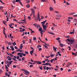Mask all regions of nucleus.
<instances>
[{
    "mask_svg": "<svg viewBox=\"0 0 77 77\" xmlns=\"http://www.w3.org/2000/svg\"><path fill=\"white\" fill-rule=\"evenodd\" d=\"M20 70L21 71H24L23 73L25 74V75H29V73H30V72L27 71V70L26 69H20Z\"/></svg>",
    "mask_w": 77,
    "mask_h": 77,
    "instance_id": "nucleus-1",
    "label": "nucleus"
},
{
    "mask_svg": "<svg viewBox=\"0 0 77 77\" xmlns=\"http://www.w3.org/2000/svg\"><path fill=\"white\" fill-rule=\"evenodd\" d=\"M22 21H23L24 22H18V23H19V24H21V23H22V24H23V23H24L25 24H26V20L25 19L23 20H21Z\"/></svg>",
    "mask_w": 77,
    "mask_h": 77,
    "instance_id": "nucleus-2",
    "label": "nucleus"
},
{
    "mask_svg": "<svg viewBox=\"0 0 77 77\" xmlns=\"http://www.w3.org/2000/svg\"><path fill=\"white\" fill-rule=\"evenodd\" d=\"M75 42V41H74V40L71 39L70 41V43L71 44H73V43L74 42Z\"/></svg>",
    "mask_w": 77,
    "mask_h": 77,
    "instance_id": "nucleus-3",
    "label": "nucleus"
},
{
    "mask_svg": "<svg viewBox=\"0 0 77 77\" xmlns=\"http://www.w3.org/2000/svg\"><path fill=\"white\" fill-rule=\"evenodd\" d=\"M38 26H39V27H40L39 29V32H41V31H42V29L41 27H40V25H38Z\"/></svg>",
    "mask_w": 77,
    "mask_h": 77,
    "instance_id": "nucleus-4",
    "label": "nucleus"
},
{
    "mask_svg": "<svg viewBox=\"0 0 77 77\" xmlns=\"http://www.w3.org/2000/svg\"><path fill=\"white\" fill-rule=\"evenodd\" d=\"M23 44H21L20 45V50H21V49H22V48L23 47Z\"/></svg>",
    "mask_w": 77,
    "mask_h": 77,
    "instance_id": "nucleus-5",
    "label": "nucleus"
},
{
    "mask_svg": "<svg viewBox=\"0 0 77 77\" xmlns=\"http://www.w3.org/2000/svg\"><path fill=\"white\" fill-rule=\"evenodd\" d=\"M34 51L32 50V51H30V54H31V56L33 55V53Z\"/></svg>",
    "mask_w": 77,
    "mask_h": 77,
    "instance_id": "nucleus-6",
    "label": "nucleus"
},
{
    "mask_svg": "<svg viewBox=\"0 0 77 77\" xmlns=\"http://www.w3.org/2000/svg\"><path fill=\"white\" fill-rule=\"evenodd\" d=\"M42 2H47V0H40Z\"/></svg>",
    "mask_w": 77,
    "mask_h": 77,
    "instance_id": "nucleus-7",
    "label": "nucleus"
},
{
    "mask_svg": "<svg viewBox=\"0 0 77 77\" xmlns=\"http://www.w3.org/2000/svg\"><path fill=\"white\" fill-rule=\"evenodd\" d=\"M23 53H19L18 54H17V55L19 56V55H23Z\"/></svg>",
    "mask_w": 77,
    "mask_h": 77,
    "instance_id": "nucleus-8",
    "label": "nucleus"
},
{
    "mask_svg": "<svg viewBox=\"0 0 77 77\" xmlns=\"http://www.w3.org/2000/svg\"><path fill=\"white\" fill-rule=\"evenodd\" d=\"M48 32V33H49L50 34H51V35H54V33L53 32Z\"/></svg>",
    "mask_w": 77,
    "mask_h": 77,
    "instance_id": "nucleus-9",
    "label": "nucleus"
},
{
    "mask_svg": "<svg viewBox=\"0 0 77 77\" xmlns=\"http://www.w3.org/2000/svg\"><path fill=\"white\" fill-rule=\"evenodd\" d=\"M26 8H30V5L29 4H27L26 6Z\"/></svg>",
    "mask_w": 77,
    "mask_h": 77,
    "instance_id": "nucleus-10",
    "label": "nucleus"
},
{
    "mask_svg": "<svg viewBox=\"0 0 77 77\" xmlns=\"http://www.w3.org/2000/svg\"><path fill=\"white\" fill-rule=\"evenodd\" d=\"M53 48H54V51H57V50H56V49H57V48H55L54 46H53Z\"/></svg>",
    "mask_w": 77,
    "mask_h": 77,
    "instance_id": "nucleus-11",
    "label": "nucleus"
},
{
    "mask_svg": "<svg viewBox=\"0 0 77 77\" xmlns=\"http://www.w3.org/2000/svg\"><path fill=\"white\" fill-rule=\"evenodd\" d=\"M53 60H54V62H55V60H54V59L51 60H50L51 63H53Z\"/></svg>",
    "mask_w": 77,
    "mask_h": 77,
    "instance_id": "nucleus-12",
    "label": "nucleus"
},
{
    "mask_svg": "<svg viewBox=\"0 0 77 77\" xmlns=\"http://www.w3.org/2000/svg\"><path fill=\"white\" fill-rule=\"evenodd\" d=\"M13 45L14 46H15V45H17V44L15 43V42H14L13 43Z\"/></svg>",
    "mask_w": 77,
    "mask_h": 77,
    "instance_id": "nucleus-13",
    "label": "nucleus"
},
{
    "mask_svg": "<svg viewBox=\"0 0 77 77\" xmlns=\"http://www.w3.org/2000/svg\"><path fill=\"white\" fill-rule=\"evenodd\" d=\"M57 17H61V15H60L59 14H57Z\"/></svg>",
    "mask_w": 77,
    "mask_h": 77,
    "instance_id": "nucleus-14",
    "label": "nucleus"
},
{
    "mask_svg": "<svg viewBox=\"0 0 77 77\" xmlns=\"http://www.w3.org/2000/svg\"><path fill=\"white\" fill-rule=\"evenodd\" d=\"M12 34H10V36L11 38H14V37L13 36H12Z\"/></svg>",
    "mask_w": 77,
    "mask_h": 77,
    "instance_id": "nucleus-15",
    "label": "nucleus"
},
{
    "mask_svg": "<svg viewBox=\"0 0 77 77\" xmlns=\"http://www.w3.org/2000/svg\"><path fill=\"white\" fill-rule=\"evenodd\" d=\"M60 45L61 47H63V45L61 43H60Z\"/></svg>",
    "mask_w": 77,
    "mask_h": 77,
    "instance_id": "nucleus-16",
    "label": "nucleus"
},
{
    "mask_svg": "<svg viewBox=\"0 0 77 77\" xmlns=\"http://www.w3.org/2000/svg\"><path fill=\"white\" fill-rule=\"evenodd\" d=\"M45 45V46H48H48H49V45L48 44H47V43H45V45Z\"/></svg>",
    "mask_w": 77,
    "mask_h": 77,
    "instance_id": "nucleus-17",
    "label": "nucleus"
},
{
    "mask_svg": "<svg viewBox=\"0 0 77 77\" xmlns=\"http://www.w3.org/2000/svg\"><path fill=\"white\" fill-rule=\"evenodd\" d=\"M74 33V29L73 32H70V35H71V34H73Z\"/></svg>",
    "mask_w": 77,
    "mask_h": 77,
    "instance_id": "nucleus-18",
    "label": "nucleus"
},
{
    "mask_svg": "<svg viewBox=\"0 0 77 77\" xmlns=\"http://www.w3.org/2000/svg\"><path fill=\"white\" fill-rule=\"evenodd\" d=\"M10 56L11 57H14V55L11 54H10Z\"/></svg>",
    "mask_w": 77,
    "mask_h": 77,
    "instance_id": "nucleus-19",
    "label": "nucleus"
},
{
    "mask_svg": "<svg viewBox=\"0 0 77 77\" xmlns=\"http://www.w3.org/2000/svg\"><path fill=\"white\" fill-rule=\"evenodd\" d=\"M42 26L43 27V29H45V30H46V28H45V26L44 25H42Z\"/></svg>",
    "mask_w": 77,
    "mask_h": 77,
    "instance_id": "nucleus-20",
    "label": "nucleus"
},
{
    "mask_svg": "<svg viewBox=\"0 0 77 77\" xmlns=\"http://www.w3.org/2000/svg\"><path fill=\"white\" fill-rule=\"evenodd\" d=\"M38 19L39 20V18H40V17H39V12H38Z\"/></svg>",
    "mask_w": 77,
    "mask_h": 77,
    "instance_id": "nucleus-21",
    "label": "nucleus"
},
{
    "mask_svg": "<svg viewBox=\"0 0 77 77\" xmlns=\"http://www.w3.org/2000/svg\"><path fill=\"white\" fill-rule=\"evenodd\" d=\"M43 68L45 70L46 69V66H44L43 67Z\"/></svg>",
    "mask_w": 77,
    "mask_h": 77,
    "instance_id": "nucleus-22",
    "label": "nucleus"
},
{
    "mask_svg": "<svg viewBox=\"0 0 77 77\" xmlns=\"http://www.w3.org/2000/svg\"><path fill=\"white\" fill-rule=\"evenodd\" d=\"M50 10L51 11H53V8L52 7H50Z\"/></svg>",
    "mask_w": 77,
    "mask_h": 77,
    "instance_id": "nucleus-23",
    "label": "nucleus"
},
{
    "mask_svg": "<svg viewBox=\"0 0 77 77\" xmlns=\"http://www.w3.org/2000/svg\"><path fill=\"white\" fill-rule=\"evenodd\" d=\"M42 47L41 45H38L37 48H38L39 47Z\"/></svg>",
    "mask_w": 77,
    "mask_h": 77,
    "instance_id": "nucleus-24",
    "label": "nucleus"
},
{
    "mask_svg": "<svg viewBox=\"0 0 77 77\" xmlns=\"http://www.w3.org/2000/svg\"><path fill=\"white\" fill-rule=\"evenodd\" d=\"M33 25H34V26H35V27H36V26H37V25H38V24H37V23H34L33 24Z\"/></svg>",
    "mask_w": 77,
    "mask_h": 77,
    "instance_id": "nucleus-25",
    "label": "nucleus"
},
{
    "mask_svg": "<svg viewBox=\"0 0 77 77\" xmlns=\"http://www.w3.org/2000/svg\"><path fill=\"white\" fill-rule=\"evenodd\" d=\"M45 21H44L43 22H42L41 23V24H45Z\"/></svg>",
    "mask_w": 77,
    "mask_h": 77,
    "instance_id": "nucleus-26",
    "label": "nucleus"
},
{
    "mask_svg": "<svg viewBox=\"0 0 77 77\" xmlns=\"http://www.w3.org/2000/svg\"><path fill=\"white\" fill-rule=\"evenodd\" d=\"M41 63H42L40 61H38L37 63V64H41Z\"/></svg>",
    "mask_w": 77,
    "mask_h": 77,
    "instance_id": "nucleus-27",
    "label": "nucleus"
},
{
    "mask_svg": "<svg viewBox=\"0 0 77 77\" xmlns=\"http://www.w3.org/2000/svg\"><path fill=\"white\" fill-rule=\"evenodd\" d=\"M22 60L23 61L24 60H25V58L24 57H23V58H22Z\"/></svg>",
    "mask_w": 77,
    "mask_h": 77,
    "instance_id": "nucleus-28",
    "label": "nucleus"
},
{
    "mask_svg": "<svg viewBox=\"0 0 77 77\" xmlns=\"http://www.w3.org/2000/svg\"><path fill=\"white\" fill-rule=\"evenodd\" d=\"M20 0H16L15 2H20Z\"/></svg>",
    "mask_w": 77,
    "mask_h": 77,
    "instance_id": "nucleus-29",
    "label": "nucleus"
},
{
    "mask_svg": "<svg viewBox=\"0 0 77 77\" xmlns=\"http://www.w3.org/2000/svg\"><path fill=\"white\" fill-rule=\"evenodd\" d=\"M12 62H13V61H10V62H9L10 65H11V63H12Z\"/></svg>",
    "mask_w": 77,
    "mask_h": 77,
    "instance_id": "nucleus-30",
    "label": "nucleus"
},
{
    "mask_svg": "<svg viewBox=\"0 0 77 77\" xmlns=\"http://www.w3.org/2000/svg\"><path fill=\"white\" fill-rule=\"evenodd\" d=\"M44 46H45V48L46 49H48V47L47 46H45L44 45H43Z\"/></svg>",
    "mask_w": 77,
    "mask_h": 77,
    "instance_id": "nucleus-31",
    "label": "nucleus"
},
{
    "mask_svg": "<svg viewBox=\"0 0 77 77\" xmlns=\"http://www.w3.org/2000/svg\"><path fill=\"white\" fill-rule=\"evenodd\" d=\"M16 58H17V59H20V57L17 56L16 57Z\"/></svg>",
    "mask_w": 77,
    "mask_h": 77,
    "instance_id": "nucleus-32",
    "label": "nucleus"
},
{
    "mask_svg": "<svg viewBox=\"0 0 77 77\" xmlns=\"http://www.w3.org/2000/svg\"><path fill=\"white\" fill-rule=\"evenodd\" d=\"M9 26H10V28H11V29H14V27L11 26V25H9Z\"/></svg>",
    "mask_w": 77,
    "mask_h": 77,
    "instance_id": "nucleus-33",
    "label": "nucleus"
},
{
    "mask_svg": "<svg viewBox=\"0 0 77 77\" xmlns=\"http://www.w3.org/2000/svg\"><path fill=\"white\" fill-rule=\"evenodd\" d=\"M12 59V58H11V57L9 58L8 59V60H9L10 61H11V60H12V59Z\"/></svg>",
    "mask_w": 77,
    "mask_h": 77,
    "instance_id": "nucleus-34",
    "label": "nucleus"
},
{
    "mask_svg": "<svg viewBox=\"0 0 77 77\" xmlns=\"http://www.w3.org/2000/svg\"><path fill=\"white\" fill-rule=\"evenodd\" d=\"M25 53H26V54H29V52H28L26 51L25 52Z\"/></svg>",
    "mask_w": 77,
    "mask_h": 77,
    "instance_id": "nucleus-35",
    "label": "nucleus"
},
{
    "mask_svg": "<svg viewBox=\"0 0 77 77\" xmlns=\"http://www.w3.org/2000/svg\"><path fill=\"white\" fill-rule=\"evenodd\" d=\"M66 5H70V3H68V2H67L66 3Z\"/></svg>",
    "mask_w": 77,
    "mask_h": 77,
    "instance_id": "nucleus-36",
    "label": "nucleus"
},
{
    "mask_svg": "<svg viewBox=\"0 0 77 77\" xmlns=\"http://www.w3.org/2000/svg\"><path fill=\"white\" fill-rule=\"evenodd\" d=\"M68 48H69V50H71V48L70 46H69Z\"/></svg>",
    "mask_w": 77,
    "mask_h": 77,
    "instance_id": "nucleus-37",
    "label": "nucleus"
},
{
    "mask_svg": "<svg viewBox=\"0 0 77 77\" xmlns=\"http://www.w3.org/2000/svg\"><path fill=\"white\" fill-rule=\"evenodd\" d=\"M28 18L29 20H31V17H28Z\"/></svg>",
    "mask_w": 77,
    "mask_h": 77,
    "instance_id": "nucleus-38",
    "label": "nucleus"
},
{
    "mask_svg": "<svg viewBox=\"0 0 77 77\" xmlns=\"http://www.w3.org/2000/svg\"><path fill=\"white\" fill-rule=\"evenodd\" d=\"M31 10H32V12H33V11L34 14H35V10L32 9Z\"/></svg>",
    "mask_w": 77,
    "mask_h": 77,
    "instance_id": "nucleus-39",
    "label": "nucleus"
},
{
    "mask_svg": "<svg viewBox=\"0 0 77 77\" xmlns=\"http://www.w3.org/2000/svg\"><path fill=\"white\" fill-rule=\"evenodd\" d=\"M33 39L34 41H35L36 39V37H34L33 38Z\"/></svg>",
    "mask_w": 77,
    "mask_h": 77,
    "instance_id": "nucleus-40",
    "label": "nucleus"
},
{
    "mask_svg": "<svg viewBox=\"0 0 77 77\" xmlns=\"http://www.w3.org/2000/svg\"><path fill=\"white\" fill-rule=\"evenodd\" d=\"M5 63H6V64H7V63H8V64H9V61H6Z\"/></svg>",
    "mask_w": 77,
    "mask_h": 77,
    "instance_id": "nucleus-41",
    "label": "nucleus"
},
{
    "mask_svg": "<svg viewBox=\"0 0 77 77\" xmlns=\"http://www.w3.org/2000/svg\"><path fill=\"white\" fill-rule=\"evenodd\" d=\"M40 69H41V70H42V66H41V67H40Z\"/></svg>",
    "mask_w": 77,
    "mask_h": 77,
    "instance_id": "nucleus-42",
    "label": "nucleus"
},
{
    "mask_svg": "<svg viewBox=\"0 0 77 77\" xmlns=\"http://www.w3.org/2000/svg\"><path fill=\"white\" fill-rule=\"evenodd\" d=\"M48 69H48V67H46V70H47V71H48Z\"/></svg>",
    "mask_w": 77,
    "mask_h": 77,
    "instance_id": "nucleus-43",
    "label": "nucleus"
},
{
    "mask_svg": "<svg viewBox=\"0 0 77 77\" xmlns=\"http://www.w3.org/2000/svg\"><path fill=\"white\" fill-rule=\"evenodd\" d=\"M38 50H39V51H41V50H42V48H39Z\"/></svg>",
    "mask_w": 77,
    "mask_h": 77,
    "instance_id": "nucleus-44",
    "label": "nucleus"
},
{
    "mask_svg": "<svg viewBox=\"0 0 77 77\" xmlns=\"http://www.w3.org/2000/svg\"><path fill=\"white\" fill-rule=\"evenodd\" d=\"M11 26H14V24L11 23Z\"/></svg>",
    "mask_w": 77,
    "mask_h": 77,
    "instance_id": "nucleus-45",
    "label": "nucleus"
},
{
    "mask_svg": "<svg viewBox=\"0 0 77 77\" xmlns=\"http://www.w3.org/2000/svg\"><path fill=\"white\" fill-rule=\"evenodd\" d=\"M68 19H73V18H72V17H68Z\"/></svg>",
    "mask_w": 77,
    "mask_h": 77,
    "instance_id": "nucleus-46",
    "label": "nucleus"
},
{
    "mask_svg": "<svg viewBox=\"0 0 77 77\" xmlns=\"http://www.w3.org/2000/svg\"><path fill=\"white\" fill-rule=\"evenodd\" d=\"M13 60H14V61H17V60H16V59H15L14 58H13Z\"/></svg>",
    "mask_w": 77,
    "mask_h": 77,
    "instance_id": "nucleus-47",
    "label": "nucleus"
},
{
    "mask_svg": "<svg viewBox=\"0 0 77 77\" xmlns=\"http://www.w3.org/2000/svg\"><path fill=\"white\" fill-rule=\"evenodd\" d=\"M33 65H30V66H29V67L30 68H31V67H33Z\"/></svg>",
    "mask_w": 77,
    "mask_h": 77,
    "instance_id": "nucleus-48",
    "label": "nucleus"
},
{
    "mask_svg": "<svg viewBox=\"0 0 77 77\" xmlns=\"http://www.w3.org/2000/svg\"><path fill=\"white\" fill-rule=\"evenodd\" d=\"M60 39V38H56V40H57V41H59V40Z\"/></svg>",
    "mask_w": 77,
    "mask_h": 77,
    "instance_id": "nucleus-49",
    "label": "nucleus"
},
{
    "mask_svg": "<svg viewBox=\"0 0 77 77\" xmlns=\"http://www.w3.org/2000/svg\"><path fill=\"white\" fill-rule=\"evenodd\" d=\"M23 56H26V54H23Z\"/></svg>",
    "mask_w": 77,
    "mask_h": 77,
    "instance_id": "nucleus-50",
    "label": "nucleus"
},
{
    "mask_svg": "<svg viewBox=\"0 0 77 77\" xmlns=\"http://www.w3.org/2000/svg\"><path fill=\"white\" fill-rule=\"evenodd\" d=\"M6 21H9V17H8L6 19Z\"/></svg>",
    "mask_w": 77,
    "mask_h": 77,
    "instance_id": "nucleus-51",
    "label": "nucleus"
},
{
    "mask_svg": "<svg viewBox=\"0 0 77 77\" xmlns=\"http://www.w3.org/2000/svg\"><path fill=\"white\" fill-rule=\"evenodd\" d=\"M20 51V49H19L18 50H16V51H17V52H18L19 51Z\"/></svg>",
    "mask_w": 77,
    "mask_h": 77,
    "instance_id": "nucleus-52",
    "label": "nucleus"
},
{
    "mask_svg": "<svg viewBox=\"0 0 77 77\" xmlns=\"http://www.w3.org/2000/svg\"><path fill=\"white\" fill-rule=\"evenodd\" d=\"M69 15H73L74 14V13H71V14H69Z\"/></svg>",
    "mask_w": 77,
    "mask_h": 77,
    "instance_id": "nucleus-53",
    "label": "nucleus"
},
{
    "mask_svg": "<svg viewBox=\"0 0 77 77\" xmlns=\"http://www.w3.org/2000/svg\"><path fill=\"white\" fill-rule=\"evenodd\" d=\"M38 18H35V21H38Z\"/></svg>",
    "mask_w": 77,
    "mask_h": 77,
    "instance_id": "nucleus-54",
    "label": "nucleus"
},
{
    "mask_svg": "<svg viewBox=\"0 0 77 77\" xmlns=\"http://www.w3.org/2000/svg\"><path fill=\"white\" fill-rule=\"evenodd\" d=\"M1 72H3V71H2V70L0 69V73H1Z\"/></svg>",
    "mask_w": 77,
    "mask_h": 77,
    "instance_id": "nucleus-55",
    "label": "nucleus"
},
{
    "mask_svg": "<svg viewBox=\"0 0 77 77\" xmlns=\"http://www.w3.org/2000/svg\"><path fill=\"white\" fill-rule=\"evenodd\" d=\"M70 40H69V38L67 39V41H69V42H70Z\"/></svg>",
    "mask_w": 77,
    "mask_h": 77,
    "instance_id": "nucleus-56",
    "label": "nucleus"
},
{
    "mask_svg": "<svg viewBox=\"0 0 77 77\" xmlns=\"http://www.w3.org/2000/svg\"><path fill=\"white\" fill-rule=\"evenodd\" d=\"M14 48L15 49H18V48H17L16 46H14Z\"/></svg>",
    "mask_w": 77,
    "mask_h": 77,
    "instance_id": "nucleus-57",
    "label": "nucleus"
},
{
    "mask_svg": "<svg viewBox=\"0 0 77 77\" xmlns=\"http://www.w3.org/2000/svg\"><path fill=\"white\" fill-rule=\"evenodd\" d=\"M11 49H12V51H14V47L11 48Z\"/></svg>",
    "mask_w": 77,
    "mask_h": 77,
    "instance_id": "nucleus-58",
    "label": "nucleus"
},
{
    "mask_svg": "<svg viewBox=\"0 0 77 77\" xmlns=\"http://www.w3.org/2000/svg\"><path fill=\"white\" fill-rule=\"evenodd\" d=\"M53 56H54V55L53 54H51V57H53Z\"/></svg>",
    "mask_w": 77,
    "mask_h": 77,
    "instance_id": "nucleus-59",
    "label": "nucleus"
},
{
    "mask_svg": "<svg viewBox=\"0 0 77 77\" xmlns=\"http://www.w3.org/2000/svg\"><path fill=\"white\" fill-rule=\"evenodd\" d=\"M50 57V56H49V57L46 56L45 57L46 58H47L48 59Z\"/></svg>",
    "mask_w": 77,
    "mask_h": 77,
    "instance_id": "nucleus-60",
    "label": "nucleus"
},
{
    "mask_svg": "<svg viewBox=\"0 0 77 77\" xmlns=\"http://www.w3.org/2000/svg\"><path fill=\"white\" fill-rule=\"evenodd\" d=\"M8 75V73L7 72H6L5 73V75Z\"/></svg>",
    "mask_w": 77,
    "mask_h": 77,
    "instance_id": "nucleus-61",
    "label": "nucleus"
},
{
    "mask_svg": "<svg viewBox=\"0 0 77 77\" xmlns=\"http://www.w3.org/2000/svg\"><path fill=\"white\" fill-rule=\"evenodd\" d=\"M60 69L61 71H63V68H61Z\"/></svg>",
    "mask_w": 77,
    "mask_h": 77,
    "instance_id": "nucleus-62",
    "label": "nucleus"
},
{
    "mask_svg": "<svg viewBox=\"0 0 77 77\" xmlns=\"http://www.w3.org/2000/svg\"><path fill=\"white\" fill-rule=\"evenodd\" d=\"M73 17H77V14L75 15H74L73 16Z\"/></svg>",
    "mask_w": 77,
    "mask_h": 77,
    "instance_id": "nucleus-63",
    "label": "nucleus"
},
{
    "mask_svg": "<svg viewBox=\"0 0 77 77\" xmlns=\"http://www.w3.org/2000/svg\"><path fill=\"white\" fill-rule=\"evenodd\" d=\"M19 61H21V59L20 58L18 60Z\"/></svg>",
    "mask_w": 77,
    "mask_h": 77,
    "instance_id": "nucleus-64",
    "label": "nucleus"
}]
</instances>
